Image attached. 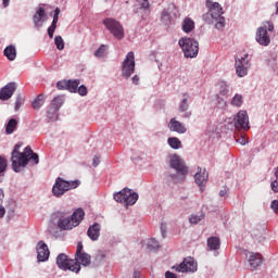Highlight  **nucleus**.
Instances as JSON below:
<instances>
[{"instance_id": "052dcab7", "label": "nucleus", "mask_w": 278, "mask_h": 278, "mask_svg": "<svg viewBox=\"0 0 278 278\" xmlns=\"http://www.w3.org/2000/svg\"><path fill=\"white\" fill-rule=\"evenodd\" d=\"M132 84H135V86H138L140 84V77H138V75H135L131 78Z\"/></svg>"}, {"instance_id": "c9c22d12", "label": "nucleus", "mask_w": 278, "mask_h": 278, "mask_svg": "<svg viewBox=\"0 0 278 278\" xmlns=\"http://www.w3.org/2000/svg\"><path fill=\"white\" fill-rule=\"evenodd\" d=\"M58 112H60L58 109H54L53 106H50L47 111V118L49 121H51L52 123L58 121V118H59Z\"/></svg>"}, {"instance_id": "338daca9", "label": "nucleus", "mask_w": 278, "mask_h": 278, "mask_svg": "<svg viewBox=\"0 0 278 278\" xmlns=\"http://www.w3.org/2000/svg\"><path fill=\"white\" fill-rule=\"evenodd\" d=\"M3 8H8L10 5V0H2Z\"/></svg>"}, {"instance_id": "a878e982", "label": "nucleus", "mask_w": 278, "mask_h": 278, "mask_svg": "<svg viewBox=\"0 0 278 278\" xmlns=\"http://www.w3.org/2000/svg\"><path fill=\"white\" fill-rule=\"evenodd\" d=\"M60 18V8L54 10V15L51 25L48 27V36L49 38H53V34H55V29L58 27V21Z\"/></svg>"}, {"instance_id": "ddd939ff", "label": "nucleus", "mask_w": 278, "mask_h": 278, "mask_svg": "<svg viewBox=\"0 0 278 278\" xmlns=\"http://www.w3.org/2000/svg\"><path fill=\"white\" fill-rule=\"evenodd\" d=\"M233 121L236 129H243V131H249V129H251V125L249 124V113H247V111H239L235 115Z\"/></svg>"}, {"instance_id": "4468645a", "label": "nucleus", "mask_w": 278, "mask_h": 278, "mask_svg": "<svg viewBox=\"0 0 278 278\" xmlns=\"http://www.w3.org/2000/svg\"><path fill=\"white\" fill-rule=\"evenodd\" d=\"M33 23L37 31H39V29H42L45 23H47V11L45 10V7L39 5L35 10V14L33 15Z\"/></svg>"}, {"instance_id": "a19ab883", "label": "nucleus", "mask_w": 278, "mask_h": 278, "mask_svg": "<svg viewBox=\"0 0 278 278\" xmlns=\"http://www.w3.org/2000/svg\"><path fill=\"white\" fill-rule=\"evenodd\" d=\"M215 99H216V105L217 108H219V110H225V108H227V101L225 100V98H223V96L216 94Z\"/></svg>"}, {"instance_id": "412c9836", "label": "nucleus", "mask_w": 278, "mask_h": 278, "mask_svg": "<svg viewBox=\"0 0 278 278\" xmlns=\"http://www.w3.org/2000/svg\"><path fill=\"white\" fill-rule=\"evenodd\" d=\"M87 236L92 240V242H97V240H99L101 237V224L94 223L93 225L89 226Z\"/></svg>"}, {"instance_id": "603ef678", "label": "nucleus", "mask_w": 278, "mask_h": 278, "mask_svg": "<svg viewBox=\"0 0 278 278\" xmlns=\"http://www.w3.org/2000/svg\"><path fill=\"white\" fill-rule=\"evenodd\" d=\"M261 28H265L266 31H274L275 25L271 22H267L264 26H261Z\"/></svg>"}, {"instance_id": "864d4df0", "label": "nucleus", "mask_w": 278, "mask_h": 278, "mask_svg": "<svg viewBox=\"0 0 278 278\" xmlns=\"http://www.w3.org/2000/svg\"><path fill=\"white\" fill-rule=\"evenodd\" d=\"M270 208L273 210L274 214H278V200L271 201Z\"/></svg>"}, {"instance_id": "bb28decb", "label": "nucleus", "mask_w": 278, "mask_h": 278, "mask_svg": "<svg viewBox=\"0 0 278 278\" xmlns=\"http://www.w3.org/2000/svg\"><path fill=\"white\" fill-rule=\"evenodd\" d=\"M3 55L9 60V62H14V60H16V46L10 45L4 48Z\"/></svg>"}, {"instance_id": "f704fd0d", "label": "nucleus", "mask_w": 278, "mask_h": 278, "mask_svg": "<svg viewBox=\"0 0 278 278\" xmlns=\"http://www.w3.org/2000/svg\"><path fill=\"white\" fill-rule=\"evenodd\" d=\"M108 49H110L109 45H101L93 53L94 58H105V53H108Z\"/></svg>"}, {"instance_id": "6ab92c4d", "label": "nucleus", "mask_w": 278, "mask_h": 278, "mask_svg": "<svg viewBox=\"0 0 278 278\" xmlns=\"http://www.w3.org/2000/svg\"><path fill=\"white\" fill-rule=\"evenodd\" d=\"M255 40L262 47H268V45H270V36H268V31H266V28H257Z\"/></svg>"}, {"instance_id": "2eb2a0df", "label": "nucleus", "mask_w": 278, "mask_h": 278, "mask_svg": "<svg viewBox=\"0 0 278 278\" xmlns=\"http://www.w3.org/2000/svg\"><path fill=\"white\" fill-rule=\"evenodd\" d=\"M176 11H177V7L175 5V3H169L167 8H165L161 12L160 21L162 25H164L165 27H168V25L173 23V16H175Z\"/></svg>"}, {"instance_id": "39448f33", "label": "nucleus", "mask_w": 278, "mask_h": 278, "mask_svg": "<svg viewBox=\"0 0 278 278\" xmlns=\"http://www.w3.org/2000/svg\"><path fill=\"white\" fill-rule=\"evenodd\" d=\"M79 187V180H64V178L58 177L52 187V194L56 199H62L64 193L68 192V190H75V188Z\"/></svg>"}, {"instance_id": "8fccbe9b", "label": "nucleus", "mask_w": 278, "mask_h": 278, "mask_svg": "<svg viewBox=\"0 0 278 278\" xmlns=\"http://www.w3.org/2000/svg\"><path fill=\"white\" fill-rule=\"evenodd\" d=\"M67 86H68V80H60L56 84L58 90H67Z\"/></svg>"}, {"instance_id": "9b49d317", "label": "nucleus", "mask_w": 278, "mask_h": 278, "mask_svg": "<svg viewBox=\"0 0 278 278\" xmlns=\"http://www.w3.org/2000/svg\"><path fill=\"white\" fill-rule=\"evenodd\" d=\"M136 71V56L134 52H128L122 64V76L129 79Z\"/></svg>"}, {"instance_id": "393cba45", "label": "nucleus", "mask_w": 278, "mask_h": 278, "mask_svg": "<svg viewBox=\"0 0 278 278\" xmlns=\"http://www.w3.org/2000/svg\"><path fill=\"white\" fill-rule=\"evenodd\" d=\"M17 128H18V119L16 118H10L4 124L7 136H12V134H14V131H16Z\"/></svg>"}, {"instance_id": "37998d69", "label": "nucleus", "mask_w": 278, "mask_h": 278, "mask_svg": "<svg viewBox=\"0 0 278 278\" xmlns=\"http://www.w3.org/2000/svg\"><path fill=\"white\" fill-rule=\"evenodd\" d=\"M3 199H5V193H3V189H0V218L5 216V207H3Z\"/></svg>"}, {"instance_id": "69168bd1", "label": "nucleus", "mask_w": 278, "mask_h": 278, "mask_svg": "<svg viewBox=\"0 0 278 278\" xmlns=\"http://www.w3.org/2000/svg\"><path fill=\"white\" fill-rule=\"evenodd\" d=\"M142 275L140 274V270H135L132 274V278H141Z\"/></svg>"}, {"instance_id": "423d86ee", "label": "nucleus", "mask_w": 278, "mask_h": 278, "mask_svg": "<svg viewBox=\"0 0 278 278\" xmlns=\"http://www.w3.org/2000/svg\"><path fill=\"white\" fill-rule=\"evenodd\" d=\"M178 45L185 58H197L199 55V41L190 37H182L179 39Z\"/></svg>"}, {"instance_id": "3c124183", "label": "nucleus", "mask_w": 278, "mask_h": 278, "mask_svg": "<svg viewBox=\"0 0 278 278\" xmlns=\"http://www.w3.org/2000/svg\"><path fill=\"white\" fill-rule=\"evenodd\" d=\"M137 1L139 5H141L142 10H147V12H149V8H151L149 0H137Z\"/></svg>"}, {"instance_id": "cd10ccee", "label": "nucleus", "mask_w": 278, "mask_h": 278, "mask_svg": "<svg viewBox=\"0 0 278 278\" xmlns=\"http://www.w3.org/2000/svg\"><path fill=\"white\" fill-rule=\"evenodd\" d=\"M181 29L185 34L194 31V21L190 17H185L181 24Z\"/></svg>"}, {"instance_id": "de8ad7c7", "label": "nucleus", "mask_w": 278, "mask_h": 278, "mask_svg": "<svg viewBox=\"0 0 278 278\" xmlns=\"http://www.w3.org/2000/svg\"><path fill=\"white\" fill-rule=\"evenodd\" d=\"M28 160L34 162V164H40V157L38 156V153L34 152V150H31V153L28 156Z\"/></svg>"}, {"instance_id": "b1692460", "label": "nucleus", "mask_w": 278, "mask_h": 278, "mask_svg": "<svg viewBox=\"0 0 278 278\" xmlns=\"http://www.w3.org/2000/svg\"><path fill=\"white\" fill-rule=\"evenodd\" d=\"M248 262L251 268H254V269L262 266V254L250 252Z\"/></svg>"}, {"instance_id": "0eeeda50", "label": "nucleus", "mask_w": 278, "mask_h": 278, "mask_svg": "<svg viewBox=\"0 0 278 278\" xmlns=\"http://www.w3.org/2000/svg\"><path fill=\"white\" fill-rule=\"evenodd\" d=\"M113 199L116 201V203H123V205L129 207V205H136L138 194L132 192L131 189L124 188L123 190L114 193Z\"/></svg>"}, {"instance_id": "13d9d810", "label": "nucleus", "mask_w": 278, "mask_h": 278, "mask_svg": "<svg viewBox=\"0 0 278 278\" xmlns=\"http://www.w3.org/2000/svg\"><path fill=\"white\" fill-rule=\"evenodd\" d=\"M229 192V188L224 187L220 191H219V197H227Z\"/></svg>"}, {"instance_id": "e433bc0d", "label": "nucleus", "mask_w": 278, "mask_h": 278, "mask_svg": "<svg viewBox=\"0 0 278 278\" xmlns=\"http://www.w3.org/2000/svg\"><path fill=\"white\" fill-rule=\"evenodd\" d=\"M62 105H64V96L55 97L50 104V106L59 111H60V108H62Z\"/></svg>"}, {"instance_id": "0e129e2a", "label": "nucleus", "mask_w": 278, "mask_h": 278, "mask_svg": "<svg viewBox=\"0 0 278 278\" xmlns=\"http://www.w3.org/2000/svg\"><path fill=\"white\" fill-rule=\"evenodd\" d=\"M165 278H177V275L174 274L173 271H166L165 273Z\"/></svg>"}, {"instance_id": "58836bf2", "label": "nucleus", "mask_w": 278, "mask_h": 278, "mask_svg": "<svg viewBox=\"0 0 278 278\" xmlns=\"http://www.w3.org/2000/svg\"><path fill=\"white\" fill-rule=\"evenodd\" d=\"M45 105V96L39 94L37 98L33 101V108L34 110H40Z\"/></svg>"}, {"instance_id": "a211bd4d", "label": "nucleus", "mask_w": 278, "mask_h": 278, "mask_svg": "<svg viewBox=\"0 0 278 278\" xmlns=\"http://www.w3.org/2000/svg\"><path fill=\"white\" fill-rule=\"evenodd\" d=\"M16 92V83H8L0 90V100L8 101L12 99V96Z\"/></svg>"}, {"instance_id": "1a4fd4ad", "label": "nucleus", "mask_w": 278, "mask_h": 278, "mask_svg": "<svg viewBox=\"0 0 278 278\" xmlns=\"http://www.w3.org/2000/svg\"><path fill=\"white\" fill-rule=\"evenodd\" d=\"M102 23L110 34L116 38V40H123V38H125V28L121 22L112 17H106Z\"/></svg>"}, {"instance_id": "c03bdc74", "label": "nucleus", "mask_w": 278, "mask_h": 278, "mask_svg": "<svg viewBox=\"0 0 278 278\" xmlns=\"http://www.w3.org/2000/svg\"><path fill=\"white\" fill-rule=\"evenodd\" d=\"M25 103V97L23 94H17L15 100V112L21 110V106Z\"/></svg>"}, {"instance_id": "4d7b16f0", "label": "nucleus", "mask_w": 278, "mask_h": 278, "mask_svg": "<svg viewBox=\"0 0 278 278\" xmlns=\"http://www.w3.org/2000/svg\"><path fill=\"white\" fill-rule=\"evenodd\" d=\"M270 188H271L273 192H278V180L271 181Z\"/></svg>"}, {"instance_id": "e2e57ef3", "label": "nucleus", "mask_w": 278, "mask_h": 278, "mask_svg": "<svg viewBox=\"0 0 278 278\" xmlns=\"http://www.w3.org/2000/svg\"><path fill=\"white\" fill-rule=\"evenodd\" d=\"M161 233H162L163 238H166V225L165 224H161Z\"/></svg>"}, {"instance_id": "79ce46f5", "label": "nucleus", "mask_w": 278, "mask_h": 278, "mask_svg": "<svg viewBox=\"0 0 278 278\" xmlns=\"http://www.w3.org/2000/svg\"><path fill=\"white\" fill-rule=\"evenodd\" d=\"M54 45L59 51H64V39L62 36L54 37Z\"/></svg>"}, {"instance_id": "6e6d98bb", "label": "nucleus", "mask_w": 278, "mask_h": 278, "mask_svg": "<svg viewBox=\"0 0 278 278\" xmlns=\"http://www.w3.org/2000/svg\"><path fill=\"white\" fill-rule=\"evenodd\" d=\"M99 164H101V159L98 155L93 156L92 166L94 168H97V166H99Z\"/></svg>"}, {"instance_id": "4c0bfd02", "label": "nucleus", "mask_w": 278, "mask_h": 278, "mask_svg": "<svg viewBox=\"0 0 278 278\" xmlns=\"http://www.w3.org/2000/svg\"><path fill=\"white\" fill-rule=\"evenodd\" d=\"M79 79L67 80V90L68 92H77V88H79Z\"/></svg>"}, {"instance_id": "680f3d73", "label": "nucleus", "mask_w": 278, "mask_h": 278, "mask_svg": "<svg viewBox=\"0 0 278 278\" xmlns=\"http://www.w3.org/2000/svg\"><path fill=\"white\" fill-rule=\"evenodd\" d=\"M237 142H238L239 144L244 146V144H247L249 141H248L244 137H240L239 139H237Z\"/></svg>"}, {"instance_id": "c85d7f7f", "label": "nucleus", "mask_w": 278, "mask_h": 278, "mask_svg": "<svg viewBox=\"0 0 278 278\" xmlns=\"http://www.w3.org/2000/svg\"><path fill=\"white\" fill-rule=\"evenodd\" d=\"M207 248L210 251H218L220 249V239L218 237H210L207 239Z\"/></svg>"}, {"instance_id": "a18cd8bd", "label": "nucleus", "mask_w": 278, "mask_h": 278, "mask_svg": "<svg viewBox=\"0 0 278 278\" xmlns=\"http://www.w3.org/2000/svg\"><path fill=\"white\" fill-rule=\"evenodd\" d=\"M201 220H203V214L191 215L189 218V223H191V225H199V223H201Z\"/></svg>"}, {"instance_id": "20e7f679", "label": "nucleus", "mask_w": 278, "mask_h": 278, "mask_svg": "<svg viewBox=\"0 0 278 278\" xmlns=\"http://www.w3.org/2000/svg\"><path fill=\"white\" fill-rule=\"evenodd\" d=\"M31 155V147H26L23 152L11 153V164L14 173H21V168H25L29 164V156Z\"/></svg>"}, {"instance_id": "774afa93", "label": "nucleus", "mask_w": 278, "mask_h": 278, "mask_svg": "<svg viewBox=\"0 0 278 278\" xmlns=\"http://www.w3.org/2000/svg\"><path fill=\"white\" fill-rule=\"evenodd\" d=\"M8 216L9 218H14V211H9Z\"/></svg>"}, {"instance_id": "2f4dec72", "label": "nucleus", "mask_w": 278, "mask_h": 278, "mask_svg": "<svg viewBox=\"0 0 278 278\" xmlns=\"http://www.w3.org/2000/svg\"><path fill=\"white\" fill-rule=\"evenodd\" d=\"M144 244L148 251H157L160 249V242L154 238L146 240Z\"/></svg>"}, {"instance_id": "9d476101", "label": "nucleus", "mask_w": 278, "mask_h": 278, "mask_svg": "<svg viewBox=\"0 0 278 278\" xmlns=\"http://www.w3.org/2000/svg\"><path fill=\"white\" fill-rule=\"evenodd\" d=\"M249 68H251V60L249 59V54H244L243 56L235 60V70L237 76L241 78L247 77L249 75Z\"/></svg>"}, {"instance_id": "473e14b6", "label": "nucleus", "mask_w": 278, "mask_h": 278, "mask_svg": "<svg viewBox=\"0 0 278 278\" xmlns=\"http://www.w3.org/2000/svg\"><path fill=\"white\" fill-rule=\"evenodd\" d=\"M267 64L269 67H271V71L274 73H278V58L276 54H271L269 59L267 60Z\"/></svg>"}, {"instance_id": "09e8293b", "label": "nucleus", "mask_w": 278, "mask_h": 278, "mask_svg": "<svg viewBox=\"0 0 278 278\" xmlns=\"http://www.w3.org/2000/svg\"><path fill=\"white\" fill-rule=\"evenodd\" d=\"M8 168V161L5 160V157L0 156V173H5Z\"/></svg>"}, {"instance_id": "f03ea898", "label": "nucleus", "mask_w": 278, "mask_h": 278, "mask_svg": "<svg viewBox=\"0 0 278 278\" xmlns=\"http://www.w3.org/2000/svg\"><path fill=\"white\" fill-rule=\"evenodd\" d=\"M205 5L208 12L202 15V21L207 25L215 24V29H225V17L223 16L225 12L223 11L220 3L206 0Z\"/></svg>"}, {"instance_id": "dca6fc26", "label": "nucleus", "mask_w": 278, "mask_h": 278, "mask_svg": "<svg viewBox=\"0 0 278 278\" xmlns=\"http://www.w3.org/2000/svg\"><path fill=\"white\" fill-rule=\"evenodd\" d=\"M207 179H210V173H207V169L198 167V172L194 175V181L197 186H199L201 192L205 190Z\"/></svg>"}, {"instance_id": "f8f14e48", "label": "nucleus", "mask_w": 278, "mask_h": 278, "mask_svg": "<svg viewBox=\"0 0 278 278\" xmlns=\"http://www.w3.org/2000/svg\"><path fill=\"white\" fill-rule=\"evenodd\" d=\"M173 270L176 273H197L198 264L192 257H187L179 265L173 266Z\"/></svg>"}, {"instance_id": "f257e3e1", "label": "nucleus", "mask_w": 278, "mask_h": 278, "mask_svg": "<svg viewBox=\"0 0 278 278\" xmlns=\"http://www.w3.org/2000/svg\"><path fill=\"white\" fill-rule=\"evenodd\" d=\"M85 216L86 212L83 208H76L72 215L68 212H56L52 215V223L61 231H71L79 227Z\"/></svg>"}, {"instance_id": "f3484780", "label": "nucleus", "mask_w": 278, "mask_h": 278, "mask_svg": "<svg viewBox=\"0 0 278 278\" xmlns=\"http://www.w3.org/2000/svg\"><path fill=\"white\" fill-rule=\"evenodd\" d=\"M37 251V260L38 262H47L49 260V255H51V252H49V247L45 241H39L36 247Z\"/></svg>"}, {"instance_id": "aec40b11", "label": "nucleus", "mask_w": 278, "mask_h": 278, "mask_svg": "<svg viewBox=\"0 0 278 278\" xmlns=\"http://www.w3.org/2000/svg\"><path fill=\"white\" fill-rule=\"evenodd\" d=\"M167 127L169 131H174L176 134H186V131H188L186 124L177 121L175 117L169 119Z\"/></svg>"}, {"instance_id": "ea45409f", "label": "nucleus", "mask_w": 278, "mask_h": 278, "mask_svg": "<svg viewBox=\"0 0 278 278\" xmlns=\"http://www.w3.org/2000/svg\"><path fill=\"white\" fill-rule=\"evenodd\" d=\"M105 257H108V254H105V252L98 251L94 257L96 264L98 266H101V264H105Z\"/></svg>"}, {"instance_id": "49530a36", "label": "nucleus", "mask_w": 278, "mask_h": 278, "mask_svg": "<svg viewBox=\"0 0 278 278\" xmlns=\"http://www.w3.org/2000/svg\"><path fill=\"white\" fill-rule=\"evenodd\" d=\"M76 92H78V94L80 97H86L88 94V87H86V85H80L77 89Z\"/></svg>"}, {"instance_id": "6e6552de", "label": "nucleus", "mask_w": 278, "mask_h": 278, "mask_svg": "<svg viewBox=\"0 0 278 278\" xmlns=\"http://www.w3.org/2000/svg\"><path fill=\"white\" fill-rule=\"evenodd\" d=\"M56 266H59L61 270H70L75 275H79V271L81 270V266H79V264L76 263L75 260L68 258V256L64 253L58 255Z\"/></svg>"}, {"instance_id": "7ed1b4c3", "label": "nucleus", "mask_w": 278, "mask_h": 278, "mask_svg": "<svg viewBox=\"0 0 278 278\" xmlns=\"http://www.w3.org/2000/svg\"><path fill=\"white\" fill-rule=\"evenodd\" d=\"M169 166L177 173L169 175L170 181L173 184H181L186 179V175H188V166H186L184 159L177 154L169 156Z\"/></svg>"}, {"instance_id": "5fc2aeb1", "label": "nucleus", "mask_w": 278, "mask_h": 278, "mask_svg": "<svg viewBox=\"0 0 278 278\" xmlns=\"http://www.w3.org/2000/svg\"><path fill=\"white\" fill-rule=\"evenodd\" d=\"M81 253H84V244L81 242H78L75 255H79Z\"/></svg>"}, {"instance_id": "72a5a7b5", "label": "nucleus", "mask_w": 278, "mask_h": 278, "mask_svg": "<svg viewBox=\"0 0 278 278\" xmlns=\"http://www.w3.org/2000/svg\"><path fill=\"white\" fill-rule=\"evenodd\" d=\"M167 144L174 150L181 149V140L177 137H169L167 139Z\"/></svg>"}, {"instance_id": "7c9ffc66", "label": "nucleus", "mask_w": 278, "mask_h": 278, "mask_svg": "<svg viewBox=\"0 0 278 278\" xmlns=\"http://www.w3.org/2000/svg\"><path fill=\"white\" fill-rule=\"evenodd\" d=\"M230 104L233 108H242V105L244 104V97H242V94L240 93H236L230 100Z\"/></svg>"}, {"instance_id": "bf43d9fd", "label": "nucleus", "mask_w": 278, "mask_h": 278, "mask_svg": "<svg viewBox=\"0 0 278 278\" xmlns=\"http://www.w3.org/2000/svg\"><path fill=\"white\" fill-rule=\"evenodd\" d=\"M21 147H23V142H17L14 146V149H13L12 153H20L18 150L21 149Z\"/></svg>"}, {"instance_id": "5701e85b", "label": "nucleus", "mask_w": 278, "mask_h": 278, "mask_svg": "<svg viewBox=\"0 0 278 278\" xmlns=\"http://www.w3.org/2000/svg\"><path fill=\"white\" fill-rule=\"evenodd\" d=\"M190 93L185 92L181 94V99L180 102L178 104V111L179 112H188V110H190Z\"/></svg>"}, {"instance_id": "4be33fe9", "label": "nucleus", "mask_w": 278, "mask_h": 278, "mask_svg": "<svg viewBox=\"0 0 278 278\" xmlns=\"http://www.w3.org/2000/svg\"><path fill=\"white\" fill-rule=\"evenodd\" d=\"M74 261L76 264H78V266H90L92 263V257L90 254L83 252L80 254H76Z\"/></svg>"}, {"instance_id": "c756f323", "label": "nucleus", "mask_w": 278, "mask_h": 278, "mask_svg": "<svg viewBox=\"0 0 278 278\" xmlns=\"http://www.w3.org/2000/svg\"><path fill=\"white\" fill-rule=\"evenodd\" d=\"M217 86L219 88L217 94L227 99V97H229V93H230L229 85H227V83L225 81H219Z\"/></svg>"}]
</instances>
